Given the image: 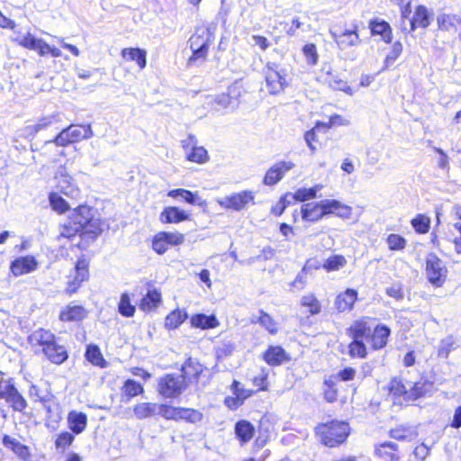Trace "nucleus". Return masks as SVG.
<instances>
[{"instance_id":"obj_1","label":"nucleus","mask_w":461,"mask_h":461,"mask_svg":"<svg viewBox=\"0 0 461 461\" xmlns=\"http://www.w3.org/2000/svg\"><path fill=\"white\" fill-rule=\"evenodd\" d=\"M392 331L389 326L378 322L375 318L363 315L354 320L346 329L350 341L348 355L351 359H366L369 352L385 348Z\"/></svg>"},{"instance_id":"obj_2","label":"nucleus","mask_w":461,"mask_h":461,"mask_svg":"<svg viewBox=\"0 0 461 461\" xmlns=\"http://www.w3.org/2000/svg\"><path fill=\"white\" fill-rule=\"evenodd\" d=\"M106 228L103 219L95 216V209L87 204H79L73 209L68 217V221L59 226L56 240L66 245L72 243L76 237L77 243L71 245L79 250H86L104 233Z\"/></svg>"},{"instance_id":"obj_3","label":"nucleus","mask_w":461,"mask_h":461,"mask_svg":"<svg viewBox=\"0 0 461 461\" xmlns=\"http://www.w3.org/2000/svg\"><path fill=\"white\" fill-rule=\"evenodd\" d=\"M313 432L321 446L335 448L348 441L351 429L348 421L333 419L319 422L314 427Z\"/></svg>"},{"instance_id":"obj_4","label":"nucleus","mask_w":461,"mask_h":461,"mask_svg":"<svg viewBox=\"0 0 461 461\" xmlns=\"http://www.w3.org/2000/svg\"><path fill=\"white\" fill-rule=\"evenodd\" d=\"M179 375L186 388L194 387L195 390H201L209 382V369L197 358L192 357H188L184 361Z\"/></svg>"},{"instance_id":"obj_5","label":"nucleus","mask_w":461,"mask_h":461,"mask_svg":"<svg viewBox=\"0 0 461 461\" xmlns=\"http://www.w3.org/2000/svg\"><path fill=\"white\" fill-rule=\"evenodd\" d=\"M214 32L208 26L197 27L188 40L192 54L188 59L190 64L197 61H205L210 47L213 44Z\"/></svg>"},{"instance_id":"obj_6","label":"nucleus","mask_w":461,"mask_h":461,"mask_svg":"<svg viewBox=\"0 0 461 461\" xmlns=\"http://www.w3.org/2000/svg\"><path fill=\"white\" fill-rule=\"evenodd\" d=\"M91 258L83 254L79 256L73 266V269L67 276L64 294L71 297L77 294L83 285L90 279Z\"/></svg>"},{"instance_id":"obj_7","label":"nucleus","mask_w":461,"mask_h":461,"mask_svg":"<svg viewBox=\"0 0 461 461\" xmlns=\"http://www.w3.org/2000/svg\"><path fill=\"white\" fill-rule=\"evenodd\" d=\"M0 399L4 400L13 411L30 416L26 411L28 402L16 387L14 378H0Z\"/></svg>"},{"instance_id":"obj_8","label":"nucleus","mask_w":461,"mask_h":461,"mask_svg":"<svg viewBox=\"0 0 461 461\" xmlns=\"http://www.w3.org/2000/svg\"><path fill=\"white\" fill-rule=\"evenodd\" d=\"M430 13L429 8L424 5H418L412 12L411 2H408L401 8V20L403 24L405 20H409V32L421 28L425 29L430 24Z\"/></svg>"},{"instance_id":"obj_9","label":"nucleus","mask_w":461,"mask_h":461,"mask_svg":"<svg viewBox=\"0 0 461 461\" xmlns=\"http://www.w3.org/2000/svg\"><path fill=\"white\" fill-rule=\"evenodd\" d=\"M263 74L267 90L270 95H278L288 86L287 74L279 64L267 62Z\"/></svg>"},{"instance_id":"obj_10","label":"nucleus","mask_w":461,"mask_h":461,"mask_svg":"<svg viewBox=\"0 0 461 461\" xmlns=\"http://www.w3.org/2000/svg\"><path fill=\"white\" fill-rule=\"evenodd\" d=\"M92 135L93 131L89 124H70L59 131L53 138V141L56 142V146L64 148L89 139Z\"/></svg>"},{"instance_id":"obj_11","label":"nucleus","mask_w":461,"mask_h":461,"mask_svg":"<svg viewBox=\"0 0 461 461\" xmlns=\"http://www.w3.org/2000/svg\"><path fill=\"white\" fill-rule=\"evenodd\" d=\"M425 271L428 282L434 287H442L446 283L448 274L447 267L435 253L427 255Z\"/></svg>"},{"instance_id":"obj_12","label":"nucleus","mask_w":461,"mask_h":461,"mask_svg":"<svg viewBox=\"0 0 461 461\" xmlns=\"http://www.w3.org/2000/svg\"><path fill=\"white\" fill-rule=\"evenodd\" d=\"M186 389L183 379L177 374L168 373L160 376L158 380L157 392L166 399H176Z\"/></svg>"},{"instance_id":"obj_13","label":"nucleus","mask_w":461,"mask_h":461,"mask_svg":"<svg viewBox=\"0 0 461 461\" xmlns=\"http://www.w3.org/2000/svg\"><path fill=\"white\" fill-rule=\"evenodd\" d=\"M185 242V234L175 230H161L157 232L151 238V249L161 256L167 253L171 248L178 247Z\"/></svg>"},{"instance_id":"obj_14","label":"nucleus","mask_w":461,"mask_h":461,"mask_svg":"<svg viewBox=\"0 0 461 461\" xmlns=\"http://www.w3.org/2000/svg\"><path fill=\"white\" fill-rule=\"evenodd\" d=\"M181 148L185 152V158L188 162L203 165L210 160V155L203 146L198 145L196 137L193 134L181 140Z\"/></svg>"},{"instance_id":"obj_15","label":"nucleus","mask_w":461,"mask_h":461,"mask_svg":"<svg viewBox=\"0 0 461 461\" xmlns=\"http://www.w3.org/2000/svg\"><path fill=\"white\" fill-rule=\"evenodd\" d=\"M219 205L225 210L240 212L247 208L249 203H255V193L250 190H243L226 196L223 200L218 201Z\"/></svg>"},{"instance_id":"obj_16","label":"nucleus","mask_w":461,"mask_h":461,"mask_svg":"<svg viewBox=\"0 0 461 461\" xmlns=\"http://www.w3.org/2000/svg\"><path fill=\"white\" fill-rule=\"evenodd\" d=\"M260 358L270 367L281 366L292 361L290 353L278 344L268 345L260 354Z\"/></svg>"},{"instance_id":"obj_17","label":"nucleus","mask_w":461,"mask_h":461,"mask_svg":"<svg viewBox=\"0 0 461 461\" xmlns=\"http://www.w3.org/2000/svg\"><path fill=\"white\" fill-rule=\"evenodd\" d=\"M331 37L340 50H346L356 47L361 43L359 28L357 23L353 24L351 29L339 31L337 29L330 31Z\"/></svg>"},{"instance_id":"obj_18","label":"nucleus","mask_w":461,"mask_h":461,"mask_svg":"<svg viewBox=\"0 0 461 461\" xmlns=\"http://www.w3.org/2000/svg\"><path fill=\"white\" fill-rule=\"evenodd\" d=\"M304 140L310 150L314 153L330 140V131L322 127V122L318 121L312 129L304 133Z\"/></svg>"},{"instance_id":"obj_19","label":"nucleus","mask_w":461,"mask_h":461,"mask_svg":"<svg viewBox=\"0 0 461 461\" xmlns=\"http://www.w3.org/2000/svg\"><path fill=\"white\" fill-rule=\"evenodd\" d=\"M89 315V311L83 305L69 303L59 312V320L62 323L81 324Z\"/></svg>"},{"instance_id":"obj_20","label":"nucleus","mask_w":461,"mask_h":461,"mask_svg":"<svg viewBox=\"0 0 461 461\" xmlns=\"http://www.w3.org/2000/svg\"><path fill=\"white\" fill-rule=\"evenodd\" d=\"M357 301V290L355 288H346L335 296L333 307L339 314L348 313L355 309V305Z\"/></svg>"},{"instance_id":"obj_21","label":"nucleus","mask_w":461,"mask_h":461,"mask_svg":"<svg viewBox=\"0 0 461 461\" xmlns=\"http://www.w3.org/2000/svg\"><path fill=\"white\" fill-rule=\"evenodd\" d=\"M384 391L393 404L402 405V402L407 403L408 389L402 377H391L387 384L384 387Z\"/></svg>"},{"instance_id":"obj_22","label":"nucleus","mask_w":461,"mask_h":461,"mask_svg":"<svg viewBox=\"0 0 461 461\" xmlns=\"http://www.w3.org/2000/svg\"><path fill=\"white\" fill-rule=\"evenodd\" d=\"M230 390L233 396H227L224 399V404L230 410H237L240 408L251 395L254 394V391L244 388L243 384L238 381L233 380L230 384Z\"/></svg>"},{"instance_id":"obj_23","label":"nucleus","mask_w":461,"mask_h":461,"mask_svg":"<svg viewBox=\"0 0 461 461\" xmlns=\"http://www.w3.org/2000/svg\"><path fill=\"white\" fill-rule=\"evenodd\" d=\"M374 455L379 461H401L403 455L398 444L384 441L375 445Z\"/></svg>"},{"instance_id":"obj_24","label":"nucleus","mask_w":461,"mask_h":461,"mask_svg":"<svg viewBox=\"0 0 461 461\" xmlns=\"http://www.w3.org/2000/svg\"><path fill=\"white\" fill-rule=\"evenodd\" d=\"M39 267V262L32 255L21 256L14 258L10 263V273L18 277L35 271Z\"/></svg>"},{"instance_id":"obj_25","label":"nucleus","mask_w":461,"mask_h":461,"mask_svg":"<svg viewBox=\"0 0 461 461\" xmlns=\"http://www.w3.org/2000/svg\"><path fill=\"white\" fill-rule=\"evenodd\" d=\"M294 164L292 161H278L271 166L265 173L263 184L272 186L276 185L285 175L294 168Z\"/></svg>"},{"instance_id":"obj_26","label":"nucleus","mask_w":461,"mask_h":461,"mask_svg":"<svg viewBox=\"0 0 461 461\" xmlns=\"http://www.w3.org/2000/svg\"><path fill=\"white\" fill-rule=\"evenodd\" d=\"M55 334L50 330L39 328L27 337V341L32 348L38 349L41 354L48 348Z\"/></svg>"},{"instance_id":"obj_27","label":"nucleus","mask_w":461,"mask_h":461,"mask_svg":"<svg viewBox=\"0 0 461 461\" xmlns=\"http://www.w3.org/2000/svg\"><path fill=\"white\" fill-rule=\"evenodd\" d=\"M434 391V384L427 378L415 381L408 390L407 403L430 396Z\"/></svg>"},{"instance_id":"obj_28","label":"nucleus","mask_w":461,"mask_h":461,"mask_svg":"<svg viewBox=\"0 0 461 461\" xmlns=\"http://www.w3.org/2000/svg\"><path fill=\"white\" fill-rule=\"evenodd\" d=\"M191 220V213L177 206H166L159 213V221L165 225L177 224Z\"/></svg>"},{"instance_id":"obj_29","label":"nucleus","mask_w":461,"mask_h":461,"mask_svg":"<svg viewBox=\"0 0 461 461\" xmlns=\"http://www.w3.org/2000/svg\"><path fill=\"white\" fill-rule=\"evenodd\" d=\"M368 29L371 36H380L381 41L384 43H392L393 37V28L385 20L372 18L368 22Z\"/></svg>"},{"instance_id":"obj_30","label":"nucleus","mask_w":461,"mask_h":461,"mask_svg":"<svg viewBox=\"0 0 461 461\" xmlns=\"http://www.w3.org/2000/svg\"><path fill=\"white\" fill-rule=\"evenodd\" d=\"M42 355L48 361L57 366L65 363L69 357L68 349L64 345L59 343V339L56 335Z\"/></svg>"},{"instance_id":"obj_31","label":"nucleus","mask_w":461,"mask_h":461,"mask_svg":"<svg viewBox=\"0 0 461 461\" xmlns=\"http://www.w3.org/2000/svg\"><path fill=\"white\" fill-rule=\"evenodd\" d=\"M2 444L21 460L31 461L32 452L30 447L20 442L15 438L5 434L2 437Z\"/></svg>"},{"instance_id":"obj_32","label":"nucleus","mask_w":461,"mask_h":461,"mask_svg":"<svg viewBox=\"0 0 461 461\" xmlns=\"http://www.w3.org/2000/svg\"><path fill=\"white\" fill-rule=\"evenodd\" d=\"M57 187L61 194L70 198H77L80 194V188L67 172H60L57 176Z\"/></svg>"},{"instance_id":"obj_33","label":"nucleus","mask_w":461,"mask_h":461,"mask_svg":"<svg viewBox=\"0 0 461 461\" xmlns=\"http://www.w3.org/2000/svg\"><path fill=\"white\" fill-rule=\"evenodd\" d=\"M162 303V294L158 288H149L140 298L139 308L144 312H154Z\"/></svg>"},{"instance_id":"obj_34","label":"nucleus","mask_w":461,"mask_h":461,"mask_svg":"<svg viewBox=\"0 0 461 461\" xmlns=\"http://www.w3.org/2000/svg\"><path fill=\"white\" fill-rule=\"evenodd\" d=\"M255 433V426L248 420H239L234 425V434L241 447L250 442Z\"/></svg>"},{"instance_id":"obj_35","label":"nucleus","mask_w":461,"mask_h":461,"mask_svg":"<svg viewBox=\"0 0 461 461\" xmlns=\"http://www.w3.org/2000/svg\"><path fill=\"white\" fill-rule=\"evenodd\" d=\"M121 57L126 62H135L140 70L147 66V51L138 47L124 48L121 50Z\"/></svg>"},{"instance_id":"obj_36","label":"nucleus","mask_w":461,"mask_h":461,"mask_svg":"<svg viewBox=\"0 0 461 461\" xmlns=\"http://www.w3.org/2000/svg\"><path fill=\"white\" fill-rule=\"evenodd\" d=\"M67 422L70 431L75 435H78L86 430L88 418L86 413L73 410L68 413Z\"/></svg>"},{"instance_id":"obj_37","label":"nucleus","mask_w":461,"mask_h":461,"mask_svg":"<svg viewBox=\"0 0 461 461\" xmlns=\"http://www.w3.org/2000/svg\"><path fill=\"white\" fill-rule=\"evenodd\" d=\"M190 326L194 329L210 330L220 326V321L214 314L194 313L189 319Z\"/></svg>"},{"instance_id":"obj_38","label":"nucleus","mask_w":461,"mask_h":461,"mask_svg":"<svg viewBox=\"0 0 461 461\" xmlns=\"http://www.w3.org/2000/svg\"><path fill=\"white\" fill-rule=\"evenodd\" d=\"M299 306L304 309L303 313L308 317L318 315L322 311L321 303L313 293L303 295L300 299Z\"/></svg>"},{"instance_id":"obj_39","label":"nucleus","mask_w":461,"mask_h":461,"mask_svg":"<svg viewBox=\"0 0 461 461\" xmlns=\"http://www.w3.org/2000/svg\"><path fill=\"white\" fill-rule=\"evenodd\" d=\"M437 24L441 32L456 33L461 27V17L453 14H441L437 17Z\"/></svg>"},{"instance_id":"obj_40","label":"nucleus","mask_w":461,"mask_h":461,"mask_svg":"<svg viewBox=\"0 0 461 461\" xmlns=\"http://www.w3.org/2000/svg\"><path fill=\"white\" fill-rule=\"evenodd\" d=\"M188 318V313L185 309L176 308L170 311L165 317L164 328L167 330H175L178 329Z\"/></svg>"},{"instance_id":"obj_41","label":"nucleus","mask_w":461,"mask_h":461,"mask_svg":"<svg viewBox=\"0 0 461 461\" xmlns=\"http://www.w3.org/2000/svg\"><path fill=\"white\" fill-rule=\"evenodd\" d=\"M348 265L347 258L342 254H330L321 266L314 268H322L326 273L338 272Z\"/></svg>"},{"instance_id":"obj_42","label":"nucleus","mask_w":461,"mask_h":461,"mask_svg":"<svg viewBox=\"0 0 461 461\" xmlns=\"http://www.w3.org/2000/svg\"><path fill=\"white\" fill-rule=\"evenodd\" d=\"M388 435L398 441H411L418 437V432L410 425L400 424L390 429Z\"/></svg>"},{"instance_id":"obj_43","label":"nucleus","mask_w":461,"mask_h":461,"mask_svg":"<svg viewBox=\"0 0 461 461\" xmlns=\"http://www.w3.org/2000/svg\"><path fill=\"white\" fill-rule=\"evenodd\" d=\"M84 357L92 366L99 368H105L108 362L104 358L100 348L96 344H88L86 347Z\"/></svg>"},{"instance_id":"obj_44","label":"nucleus","mask_w":461,"mask_h":461,"mask_svg":"<svg viewBox=\"0 0 461 461\" xmlns=\"http://www.w3.org/2000/svg\"><path fill=\"white\" fill-rule=\"evenodd\" d=\"M144 392L143 385L131 378L126 379L121 386V395L125 401H130L134 397L142 395Z\"/></svg>"},{"instance_id":"obj_45","label":"nucleus","mask_w":461,"mask_h":461,"mask_svg":"<svg viewBox=\"0 0 461 461\" xmlns=\"http://www.w3.org/2000/svg\"><path fill=\"white\" fill-rule=\"evenodd\" d=\"M301 216L303 220L309 222H316L321 220V207L320 202L303 203L301 206Z\"/></svg>"},{"instance_id":"obj_46","label":"nucleus","mask_w":461,"mask_h":461,"mask_svg":"<svg viewBox=\"0 0 461 461\" xmlns=\"http://www.w3.org/2000/svg\"><path fill=\"white\" fill-rule=\"evenodd\" d=\"M251 322L258 323L261 328L272 336L276 335L280 330L279 323L274 319V317L263 310H259L257 321H251Z\"/></svg>"},{"instance_id":"obj_47","label":"nucleus","mask_w":461,"mask_h":461,"mask_svg":"<svg viewBox=\"0 0 461 461\" xmlns=\"http://www.w3.org/2000/svg\"><path fill=\"white\" fill-rule=\"evenodd\" d=\"M51 124L50 117H42L37 122L24 126L23 132L27 138H34L40 131L48 130Z\"/></svg>"},{"instance_id":"obj_48","label":"nucleus","mask_w":461,"mask_h":461,"mask_svg":"<svg viewBox=\"0 0 461 461\" xmlns=\"http://www.w3.org/2000/svg\"><path fill=\"white\" fill-rule=\"evenodd\" d=\"M158 405L156 402H139L132 408L135 417L139 420H144L151 417L158 411Z\"/></svg>"},{"instance_id":"obj_49","label":"nucleus","mask_w":461,"mask_h":461,"mask_svg":"<svg viewBox=\"0 0 461 461\" xmlns=\"http://www.w3.org/2000/svg\"><path fill=\"white\" fill-rule=\"evenodd\" d=\"M203 418V414L199 410L181 406L177 422L195 424L202 421Z\"/></svg>"},{"instance_id":"obj_50","label":"nucleus","mask_w":461,"mask_h":461,"mask_svg":"<svg viewBox=\"0 0 461 461\" xmlns=\"http://www.w3.org/2000/svg\"><path fill=\"white\" fill-rule=\"evenodd\" d=\"M403 51V45L400 41L393 43L390 51L386 54L384 59L382 70H387L393 67L395 61L401 57Z\"/></svg>"},{"instance_id":"obj_51","label":"nucleus","mask_w":461,"mask_h":461,"mask_svg":"<svg viewBox=\"0 0 461 461\" xmlns=\"http://www.w3.org/2000/svg\"><path fill=\"white\" fill-rule=\"evenodd\" d=\"M322 396L323 399L329 403L337 402L339 398V390L336 382L332 379L331 376L324 379L323 381Z\"/></svg>"},{"instance_id":"obj_52","label":"nucleus","mask_w":461,"mask_h":461,"mask_svg":"<svg viewBox=\"0 0 461 461\" xmlns=\"http://www.w3.org/2000/svg\"><path fill=\"white\" fill-rule=\"evenodd\" d=\"M59 147L56 146L53 139L47 140L39 151V156L44 158L47 161L55 162L58 157L61 155V152L58 149Z\"/></svg>"},{"instance_id":"obj_53","label":"nucleus","mask_w":461,"mask_h":461,"mask_svg":"<svg viewBox=\"0 0 461 461\" xmlns=\"http://www.w3.org/2000/svg\"><path fill=\"white\" fill-rule=\"evenodd\" d=\"M269 370L266 366H261L258 375H255L251 382L257 388L255 393L267 392L269 390Z\"/></svg>"},{"instance_id":"obj_54","label":"nucleus","mask_w":461,"mask_h":461,"mask_svg":"<svg viewBox=\"0 0 461 461\" xmlns=\"http://www.w3.org/2000/svg\"><path fill=\"white\" fill-rule=\"evenodd\" d=\"M136 312L135 306L131 302V296L128 293L124 292L120 296L118 303V312L126 318L133 317Z\"/></svg>"},{"instance_id":"obj_55","label":"nucleus","mask_w":461,"mask_h":461,"mask_svg":"<svg viewBox=\"0 0 461 461\" xmlns=\"http://www.w3.org/2000/svg\"><path fill=\"white\" fill-rule=\"evenodd\" d=\"M49 202L51 209L59 214H64L70 208L68 203L57 192L49 194Z\"/></svg>"},{"instance_id":"obj_56","label":"nucleus","mask_w":461,"mask_h":461,"mask_svg":"<svg viewBox=\"0 0 461 461\" xmlns=\"http://www.w3.org/2000/svg\"><path fill=\"white\" fill-rule=\"evenodd\" d=\"M411 225L416 233L426 234L430 230V219L423 213H419L411 220Z\"/></svg>"},{"instance_id":"obj_57","label":"nucleus","mask_w":461,"mask_h":461,"mask_svg":"<svg viewBox=\"0 0 461 461\" xmlns=\"http://www.w3.org/2000/svg\"><path fill=\"white\" fill-rule=\"evenodd\" d=\"M385 242L391 251H403L407 247V240L398 233L388 234Z\"/></svg>"},{"instance_id":"obj_58","label":"nucleus","mask_w":461,"mask_h":461,"mask_svg":"<svg viewBox=\"0 0 461 461\" xmlns=\"http://www.w3.org/2000/svg\"><path fill=\"white\" fill-rule=\"evenodd\" d=\"M320 189L318 185L310 188H299L294 193H290L289 196L295 202L304 203L317 197V191Z\"/></svg>"},{"instance_id":"obj_59","label":"nucleus","mask_w":461,"mask_h":461,"mask_svg":"<svg viewBox=\"0 0 461 461\" xmlns=\"http://www.w3.org/2000/svg\"><path fill=\"white\" fill-rule=\"evenodd\" d=\"M181 406H175L169 403H160L158 405V414L166 420L178 421V415Z\"/></svg>"},{"instance_id":"obj_60","label":"nucleus","mask_w":461,"mask_h":461,"mask_svg":"<svg viewBox=\"0 0 461 461\" xmlns=\"http://www.w3.org/2000/svg\"><path fill=\"white\" fill-rule=\"evenodd\" d=\"M167 196L176 199L180 197L184 202L189 204H195L198 195L190 190L185 188H176L167 192Z\"/></svg>"},{"instance_id":"obj_61","label":"nucleus","mask_w":461,"mask_h":461,"mask_svg":"<svg viewBox=\"0 0 461 461\" xmlns=\"http://www.w3.org/2000/svg\"><path fill=\"white\" fill-rule=\"evenodd\" d=\"M74 433L72 431H61L56 437L54 445L57 449L62 451L68 448L75 440Z\"/></svg>"},{"instance_id":"obj_62","label":"nucleus","mask_w":461,"mask_h":461,"mask_svg":"<svg viewBox=\"0 0 461 461\" xmlns=\"http://www.w3.org/2000/svg\"><path fill=\"white\" fill-rule=\"evenodd\" d=\"M35 50L41 57L50 55L53 58H59L62 55L61 50L59 48L49 45L46 41H44L41 39H40Z\"/></svg>"},{"instance_id":"obj_63","label":"nucleus","mask_w":461,"mask_h":461,"mask_svg":"<svg viewBox=\"0 0 461 461\" xmlns=\"http://www.w3.org/2000/svg\"><path fill=\"white\" fill-rule=\"evenodd\" d=\"M302 52L308 65L314 66L318 63L319 54L316 44L312 42L304 44L302 48Z\"/></svg>"},{"instance_id":"obj_64","label":"nucleus","mask_w":461,"mask_h":461,"mask_svg":"<svg viewBox=\"0 0 461 461\" xmlns=\"http://www.w3.org/2000/svg\"><path fill=\"white\" fill-rule=\"evenodd\" d=\"M270 440V434L267 430H258L251 445V452L256 454L259 452Z\"/></svg>"}]
</instances>
